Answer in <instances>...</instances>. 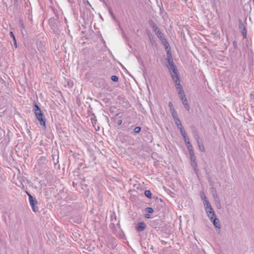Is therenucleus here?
<instances>
[{
	"mask_svg": "<svg viewBox=\"0 0 254 254\" xmlns=\"http://www.w3.org/2000/svg\"><path fill=\"white\" fill-rule=\"evenodd\" d=\"M33 111L37 119L39 121L41 126L46 127V119L44 115L42 113L40 108L35 104L34 106Z\"/></svg>",
	"mask_w": 254,
	"mask_h": 254,
	"instance_id": "f257e3e1",
	"label": "nucleus"
},
{
	"mask_svg": "<svg viewBox=\"0 0 254 254\" xmlns=\"http://www.w3.org/2000/svg\"><path fill=\"white\" fill-rule=\"evenodd\" d=\"M28 194L29 196L30 204L32 208L33 211L34 212H37L38 210V207L36 206L37 204V201L35 199H34L30 193H28Z\"/></svg>",
	"mask_w": 254,
	"mask_h": 254,
	"instance_id": "f03ea898",
	"label": "nucleus"
},
{
	"mask_svg": "<svg viewBox=\"0 0 254 254\" xmlns=\"http://www.w3.org/2000/svg\"><path fill=\"white\" fill-rule=\"evenodd\" d=\"M179 94L180 95V97L181 98V100L182 101L183 104L185 106V108L187 110H189V105L188 103V100H187L186 97H185V95L182 89H180V90L179 91Z\"/></svg>",
	"mask_w": 254,
	"mask_h": 254,
	"instance_id": "7ed1b4c3",
	"label": "nucleus"
},
{
	"mask_svg": "<svg viewBox=\"0 0 254 254\" xmlns=\"http://www.w3.org/2000/svg\"><path fill=\"white\" fill-rule=\"evenodd\" d=\"M171 75L174 81L176 83V88L178 89L179 91L180 90V89H182L181 85L180 83L179 78L178 77L177 72H176L175 74L171 73Z\"/></svg>",
	"mask_w": 254,
	"mask_h": 254,
	"instance_id": "20e7f679",
	"label": "nucleus"
},
{
	"mask_svg": "<svg viewBox=\"0 0 254 254\" xmlns=\"http://www.w3.org/2000/svg\"><path fill=\"white\" fill-rule=\"evenodd\" d=\"M168 62L169 64V70H170V72L171 73L175 74L176 73L177 71L176 70V67L174 64L173 63L172 60H171L170 59V57L168 58Z\"/></svg>",
	"mask_w": 254,
	"mask_h": 254,
	"instance_id": "39448f33",
	"label": "nucleus"
},
{
	"mask_svg": "<svg viewBox=\"0 0 254 254\" xmlns=\"http://www.w3.org/2000/svg\"><path fill=\"white\" fill-rule=\"evenodd\" d=\"M162 43L165 48V50H166V51L167 52V54H168L169 57H170L171 56V53H170L171 48H170V47L169 46V45L167 41L166 40V39H163V40H162Z\"/></svg>",
	"mask_w": 254,
	"mask_h": 254,
	"instance_id": "423d86ee",
	"label": "nucleus"
},
{
	"mask_svg": "<svg viewBox=\"0 0 254 254\" xmlns=\"http://www.w3.org/2000/svg\"><path fill=\"white\" fill-rule=\"evenodd\" d=\"M146 225L143 222L138 223L135 227L136 230L138 232H141L145 230Z\"/></svg>",
	"mask_w": 254,
	"mask_h": 254,
	"instance_id": "0eeeda50",
	"label": "nucleus"
},
{
	"mask_svg": "<svg viewBox=\"0 0 254 254\" xmlns=\"http://www.w3.org/2000/svg\"><path fill=\"white\" fill-rule=\"evenodd\" d=\"M181 132L182 135L184 138V140L185 142V143L189 144V139L187 137V133L183 128V127L179 129Z\"/></svg>",
	"mask_w": 254,
	"mask_h": 254,
	"instance_id": "6e6552de",
	"label": "nucleus"
},
{
	"mask_svg": "<svg viewBox=\"0 0 254 254\" xmlns=\"http://www.w3.org/2000/svg\"><path fill=\"white\" fill-rule=\"evenodd\" d=\"M207 213V215L212 220L213 219V218L215 217V214L214 213V211L212 209V208H211V209L210 210H209V209H205Z\"/></svg>",
	"mask_w": 254,
	"mask_h": 254,
	"instance_id": "1a4fd4ad",
	"label": "nucleus"
},
{
	"mask_svg": "<svg viewBox=\"0 0 254 254\" xmlns=\"http://www.w3.org/2000/svg\"><path fill=\"white\" fill-rule=\"evenodd\" d=\"M149 23L154 32H156L157 31V30H158V27L152 20H150L149 21Z\"/></svg>",
	"mask_w": 254,
	"mask_h": 254,
	"instance_id": "9d476101",
	"label": "nucleus"
},
{
	"mask_svg": "<svg viewBox=\"0 0 254 254\" xmlns=\"http://www.w3.org/2000/svg\"><path fill=\"white\" fill-rule=\"evenodd\" d=\"M190 158L191 160V161L193 163L192 165L193 167H195L196 166V163H195V156L194 155V153H193L192 154H190Z\"/></svg>",
	"mask_w": 254,
	"mask_h": 254,
	"instance_id": "9b49d317",
	"label": "nucleus"
},
{
	"mask_svg": "<svg viewBox=\"0 0 254 254\" xmlns=\"http://www.w3.org/2000/svg\"><path fill=\"white\" fill-rule=\"evenodd\" d=\"M155 32L157 37L158 38H159L161 42L162 41V40L165 39V38H164L163 33L159 29L157 30Z\"/></svg>",
	"mask_w": 254,
	"mask_h": 254,
	"instance_id": "f8f14e48",
	"label": "nucleus"
},
{
	"mask_svg": "<svg viewBox=\"0 0 254 254\" xmlns=\"http://www.w3.org/2000/svg\"><path fill=\"white\" fill-rule=\"evenodd\" d=\"M175 120V124H176L178 128L179 129L183 127L182 125L181 124V121L179 120L178 118H176L175 119H174Z\"/></svg>",
	"mask_w": 254,
	"mask_h": 254,
	"instance_id": "ddd939ff",
	"label": "nucleus"
},
{
	"mask_svg": "<svg viewBox=\"0 0 254 254\" xmlns=\"http://www.w3.org/2000/svg\"><path fill=\"white\" fill-rule=\"evenodd\" d=\"M186 144L187 146V148H188V151L189 152V154H192V153H194L192 146L190 144V142L189 141V144H188V143H186Z\"/></svg>",
	"mask_w": 254,
	"mask_h": 254,
	"instance_id": "4468645a",
	"label": "nucleus"
},
{
	"mask_svg": "<svg viewBox=\"0 0 254 254\" xmlns=\"http://www.w3.org/2000/svg\"><path fill=\"white\" fill-rule=\"evenodd\" d=\"M197 144L198 145V146H199V148L200 150L201 151H202V152H204V150H205L204 147L203 145V144L200 142L199 138L197 140Z\"/></svg>",
	"mask_w": 254,
	"mask_h": 254,
	"instance_id": "2eb2a0df",
	"label": "nucleus"
},
{
	"mask_svg": "<svg viewBox=\"0 0 254 254\" xmlns=\"http://www.w3.org/2000/svg\"><path fill=\"white\" fill-rule=\"evenodd\" d=\"M204 202V207H205V209H209V210H210L211 209V205L209 203V201L208 200H206L205 201L203 202Z\"/></svg>",
	"mask_w": 254,
	"mask_h": 254,
	"instance_id": "dca6fc26",
	"label": "nucleus"
},
{
	"mask_svg": "<svg viewBox=\"0 0 254 254\" xmlns=\"http://www.w3.org/2000/svg\"><path fill=\"white\" fill-rule=\"evenodd\" d=\"M213 220V224L216 228H219V221L218 219L214 218L212 219Z\"/></svg>",
	"mask_w": 254,
	"mask_h": 254,
	"instance_id": "f3484780",
	"label": "nucleus"
},
{
	"mask_svg": "<svg viewBox=\"0 0 254 254\" xmlns=\"http://www.w3.org/2000/svg\"><path fill=\"white\" fill-rule=\"evenodd\" d=\"M171 112L174 119L178 118L177 112L173 107H172V109L171 108Z\"/></svg>",
	"mask_w": 254,
	"mask_h": 254,
	"instance_id": "a211bd4d",
	"label": "nucleus"
},
{
	"mask_svg": "<svg viewBox=\"0 0 254 254\" xmlns=\"http://www.w3.org/2000/svg\"><path fill=\"white\" fill-rule=\"evenodd\" d=\"M144 194L145 196L149 198H151L152 197L151 192L149 190H145L144 192Z\"/></svg>",
	"mask_w": 254,
	"mask_h": 254,
	"instance_id": "6ab92c4d",
	"label": "nucleus"
},
{
	"mask_svg": "<svg viewBox=\"0 0 254 254\" xmlns=\"http://www.w3.org/2000/svg\"><path fill=\"white\" fill-rule=\"evenodd\" d=\"M200 195L201 199L203 200V202L206 200H207V197L203 191H201L200 192Z\"/></svg>",
	"mask_w": 254,
	"mask_h": 254,
	"instance_id": "aec40b11",
	"label": "nucleus"
},
{
	"mask_svg": "<svg viewBox=\"0 0 254 254\" xmlns=\"http://www.w3.org/2000/svg\"><path fill=\"white\" fill-rule=\"evenodd\" d=\"M112 80L114 82H118L119 80V78L116 75H113L111 77Z\"/></svg>",
	"mask_w": 254,
	"mask_h": 254,
	"instance_id": "412c9836",
	"label": "nucleus"
},
{
	"mask_svg": "<svg viewBox=\"0 0 254 254\" xmlns=\"http://www.w3.org/2000/svg\"><path fill=\"white\" fill-rule=\"evenodd\" d=\"M146 211L149 213H153L154 210L151 207H147L146 208Z\"/></svg>",
	"mask_w": 254,
	"mask_h": 254,
	"instance_id": "4be33fe9",
	"label": "nucleus"
},
{
	"mask_svg": "<svg viewBox=\"0 0 254 254\" xmlns=\"http://www.w3.org/2000/svg\"><path fill=\"white\" fill-rule=\"evenodd\" d=\"M141 130V128L139 127H135L134 129V131L135 133H139Z\"/></svg>",
	"mask_w": 254,
	"mask_h": 254,
	"instance_id": "5701e85b",
	"label": "nucleus"
},
{
	"mask_svg": "<svg viewBox=\"0 0 254 254\" xmlns=\"http://www.w3.org/2000/svg\"><path fill=\"white\" fill-rule=\"evenodd\" d=\"M10 34L11 36H12L13 37V40H14V41L15 42V46H16V40H15V37H14V35H13V33H12V32H11L10 33Z\"/></svg>",
	"mask_w": 254,
	"mask_h": 254,
	"instance_id": "b1692460",
	"label": "nucleus"
},
{
	"mask_svg": "<svg viewBox=\"0 0 254 254\" xmlns=\"http://www.w3.org/2000/svg\"><path fill=\"white\" fill-rule=\"evenodd\" d=\"M145 218H148V219L151 218L150 215L149 214H145Z\"/></svg>",
	"mask_w": 254,
	"mask_h": 254,
	"instance_id": "393cba45",
	"label": "nucleus"
},
{
	"mask_svg": "<svg viewBox=\"0 0 254 254\" xmlns=\"http://www.w3.org/2000/svg\"><path fill=\"white\" fill-rule=\"evenodd\" d=\"M118 125H121L122 124V120H119V121H118Z\"/></svg>",
	"mask_w": 254,
	"mask_h": 254,
	"instance_id": "a878e982",
	"label": "nucleus"
},
{
	"mask_svg": "<svg viewBox=\"0 0 254 254\" xmlns=\"http://www.w3.org/2000/svg\"><path fill=\"white\" fill-rule=\"evenodd\" d=\"M169 107H170V109H171V108L172 109V107H173V104L171 102L169 103Z\"/></svg>",
	"mask_w": 254,
	"mask_h": 254,
	"instance_id": "bb28decb",
	"label": "nucleus"
},
{
	"mask_svg": "<svg viewBox=\"0 0 254 254\" xmlns=\"http://www.w3.org/2000/svg\"><path fill=\"white\" fill-rule=\"evenodd\" d=\"M243 34L244 35V37H246V33H245L243 32Z\"/></svg>",
	"mask_w": 254,
	"mask_h": 254,
	"instance_id": "cd10ccee",
	"label": "nucleus"
}]
</instances>
